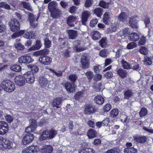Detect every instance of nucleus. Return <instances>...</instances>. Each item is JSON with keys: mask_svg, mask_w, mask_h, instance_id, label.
<instances>
[{"mask_svg": "<svg viewBox=\"0 0 153 153\" xmlns=\"http://www.w3.org/2000/svg\"><path fill=\"white\" fill-rule=\"evenodd\" d=\"M49 52L48 49H44L43 50L35 52L33 53L34 56H41L39 60L40 62L45 65H49L51 63L52 59L49 56L44 55L48 54Z\"/></svg>", "mask_w": 153, "mask_h": 153, "instance_id": "obj_1", "label": "nucleus"}, {"mask_svg": "<svg viewBox=\"0 0 153 153\" xmlns=\"http://www.w3.org/2000/svg\"><path fill=\"white\" fill-rule=\"evenodd\" d=\"M11 30L13 32H17L20 29V24L16 19H13L9 22Z\"/></svg>", "mask_w": 153, "mask_h": 153, "instance_id": "obj_2", "label": "nucleus"}, {"mask_svg": "<svg viewBox=\"0 0 153 153\" xmlns=\"http://www.w3.org/2000/svg\"><path fill=\"white\" fill-rule=\"evenodd\" d=\"M39 15H38L37 17H36L33 14L29 13L28 18L30 21V26L32 28H36L38 26V19Z\"/></svg>", "mask_w": 153, "mask_h": 153, "instance_id": "obj_3", "label": "nucleus"}, {"mask_svg": "<svg viewBox=\"0 0 153 153\" xmlns=\"http://www.w3.org/2000/svg\"><path fill=\"white\" fill-rule=\"evenodd\" d=\"M9 127L7 123L4 121H0V134L4 135L8 131Z\"/></svg>", "mask_w": 153, "mask_h": 153, "instance_id": "obj_4", "label": "nucleus"}, {"mask_svg": "<svg viewBox=\"0 0 153 153\" xmlns=\"http://www.w3.org/2000/svg\"><path fill=\"white\" fill-rule=\"evenodd\" d=\"M139 18L136 15L132 16L130 18L129 22L130 26L133 28H138V26L137 24V22Z\"/></svg>", "mask_w": 153, "mask_h": 153, "instance_id": "obj_5", "label": "nucleus"}, {"mask_svg": "<svg viewBox=\"0 0 153 153\" xmlns=\"http://www.w3.org/2000/svg\"><path fill=\"white\" fill-rule=\"evenodd\" d=\"M34 138V136L31 133L26 134L22 139V143L24 145H26L31 142Z\"/></svg>", "mask_w": 153, "mask_h": 153, "instance_id": "obj_6", "label": "nucleus"}, {"mask_svg": "<svg viewBox=\"0 0 153 153\" xmlns=\"http://www.w3.org/2000/svg\"><path fill=\"white\" fill-rule=\"evenodd\" d=\"M24 76L27 83L32 84L34 82V75L31 72L28 71L24 74Z\"/></svg>", "mask_w": 153, "mask_h": 153, "instance_id": "obj_7", "label": "nucleus"}, {"mask_svg": "<svg viewBox=\"0 0 153 153\" xmlns=\"http://www.w3.org/2000/svg\"><path fill=\"white\" fill-rule=\"evenodd\" d=\"M30 122L31 123V124L27 127L25 130L27 132H31L35 131L37 127V122L35 120L31 119Z\"/></svg>", "mask_w": 153, "mask_h": 153, "instance_id": "obj_8", "label": "nucleus"}, {"mask_svg": "<svg viewBox=\"0 0 153 153\" xmlns=\"http://www.w3.org/2000/svg\"><path fill=\"white\" fill-rule=\"evenodd\" d=\"M87 56L86 54H84L81 56V58L82 67L84 69L88 68L89 66Z\"/></svg>", "mask_w": 153, "mask_h": 153, "instance_id": "obj_9", "label": "nucleus"}, {"mask_svg": "<svg viewBox=\"0 0 153 153\" xmlns=\"http://www.w3.org/2000/svg\"><path fill=\"white\" fill-rule=\"evenodd\" d=\"M19 62L20 63L28 64L32 62L33 60L31 57L27 55L21 56L18 59Z\"/></svg>", "mask_w": 153, "mask_h": 153, "instance_id": "obj_10", "label": "nucleus"}, {"mask_svg": "<svg viewBox=\"0 0 153 153\" xmlns=\"http://www.w3.org/2000/svg\"><path fill=\"white\" fill-rule=\"evenodd\" d=\"M57 5V3L55 1H53L48 4V7L49 11L51 12V16L53 18H56V16L53 15V13L55 10H56Z\"/></svg>", "mask_w": 153, "mask_h": 153, "instance_id": "obj_11", "label": "nucleus"}, {"mask_svg": "<svg viewBox=\"0 0 153 153\" xmlns=\"http://www.w3.org/2000/svg\"><path fill=\"white\" fill-rule=\"evenodd\" d=\"M15 82L19 86H23L25 83V78L22 76L19 75L15 78Z\"/></svg>", "mask_w": 153, "mask_h": 153, "instance_id": "obj_12", "label": "nucleus"}, {"mask_svg": "<svg viewBox=\"0 0 153 153\" xmlns=\"http://www.w3.org/2000/svg\"><path fill=\"white\" fill-rule=\"evenodd\" d=\"M128 15L125 12H121L118 17V20L123 22L126 23L128 21Z\"/></svg>", "mask_w": 153, "mask_h": 153, "instance_id": "obj_13", "label": "nucleus"}, {"mask_svg": "<svg viewBox=\"0 0 153 153\" xmlns=\"http://www.w3.org/2000/svg\"><path fill=\"white\" fill-rule=\"evenodd\" d=\"M134 140L137 143H143L146 141V138L145 136H140L136 135L134 136Z\"/></svg>", "mask_w": 153, "mask_h": 153, "instance_id": "obj_14", "label": "nucleus"}, {"mask_svg": "<svg viewBox=\"0 0 153 153\" xmlns=\"http://www.w3.org/2000/svg\"><path fill=\"white\" fill-rule=\"evenodd\" d=\"M94 112V108L92 105H87L84 110V113L86 114H89L93 113Z\"/></svg>", "mask_w": 153, "mask_h": 153, "instance_id": "obj_15", "label": "nucleus"}, {"mask_svg": "<svg viewBox=\"0 0 153 153\" xmlns=\"http://www.w3.org/2000/svg\"><path fill=\"white\" fill-rule=\"evenodd\" d=\"M62 100L61 98L57 97L53 100L51 105L53 107H56L57 108H59L60 107L59 105L62 104Z\"/></svg>", "mask_w": 153, "mask_h": 153, "instance_id": "obj_16", "label": "nucleus"}, {"mask_svg": "<svg viewBox=\"0 0 153 153\" xmlns=\"http://www.w3.org/2000/svg\"><path fill=\"white\" fill-rule=\"evenodd\" d=\"M90 15V12L87 11H85L82 13V21L83 25L85 24V22L87 21Z\"/></svg>", "mask_w": 153, "mask_h": 153, "instance_id": "obj_17", "label": "nucleus"}, {"mask_svg": "<svg viewBox=\"0 0 153 153\" xmlns=\"http://www.w3.org/2000/svg\"><path fill=\"white\" fill-rule=\"evenodd\" d=\"M77 17L73 16H69L67 19L68 25L71 27L74 26V22L77 19Z\"/></svg>", "mask_w": 153, "mask_h": 153, "instance_id": "obj_18", "label": "nucleus"}, {"mask_svg": "<svg viewBox=\"0 0 153 153\" xmlns=\"http://www.w3.org/2000/svg\"><path fill=\"white\" fill-rule=\"evenodd\" d=\"M49 81L45 77H41L39 80V84L42 88H44L49 83Z\"/></svg>", "mask_w": 153, "mask_h": 153, "instance_id": "obj_19", "label": "nucleus"}, {"mask_svg": "<svg viewBox=\"0 0 153 153\" xmlns=\"http://www.w3.org/2000/svg\"><path fill=\"white\" fill-rule=\"evenodd\" d=\"M53 150L52 146L50 145H45L41 149L42 153H51Z\"/></svg>", "mask_w": 153, "mask_h": 153, "instance_id": "obj_20", "label": "nucleus"}, {"mask_svg": "<svg viewBox=\"0 0 153 153\" xmlns=\"http://www.w3.org/2000/svg\"><path fill=\"white\" fill-rule=\"evenodd\" d=\"M67 32L70 39H75L77 36V32L76 30H67Z\"/></svg>", "mask_w": 153, "mask_h": 153, "instance_id": "obj_21", "label": "nucleus"}, {"mask_svg": "<svg viewBox=\"0 0 153 153\" xmlns=\"http://www.w3.org/2000/svg\"><path fill=\"white\" fill-rule=\"evenodd\" d=\"M65 88L67 91L69 92H73L75 91V86L72 85L70 82H67L65 84Z\"/></svg>", "mask_w": 153, "mask_h": 153, "instance_id": "obj_22", "label": "nucleus"}, {"mask_svg": "<svg viewBox=\"0 0 153 153\" xmlns=\"http://www.w3.org/2000/svg\"><path fill=\"white\" fill-rule=\"evenodd\" d=\"M42 46L41 42L39 40L36 41V44L34 45H33L30 48L28 49L29 51H30L33 50L39 49Z\"/></svg>", "mask_w": 153, "mask_h": 153, "instance_id": "obj_23", "label": "nucleus"}, {"mask_svg": "<svg viewBox=\"0 0 153 153\" xmlns=\"http://www.w3.org/2000/svg\"><path fill=\"white\" fill-rule=\"evenodd\" d=\"M117 74L121 78H123L126 77L127 72L126 71L121 68H120L117 70Z\"/></svg>", "mask_w": 153, "mask_h": 153, "instance_id": "obj_24", "label": "nucleus"}, {"mask_svg": "<svg viewBox=\"0 0 153 153\" xmlns=\"http://www.w3.org/2000/svg\"><path fill=\"white\" fill-rule=\"evenodd\" d=\"M10 80H6L2 81L1 83V87L2 88L4 91H7L8 86L9 85L8 84L10 83Z\"/></svg>", "mask_w": 153, "mask_h": 153, "instance_id": "obj_25", "label": "nucleus"}, {"mask_svg": "<svg viewBox=\"0 0 153 153\" xmlns=\"http://www.w3.org/2000/svg\"><path fill=\"white\" fill-rule=\"evenodd\" d=\"M110 13L106 12L104 14L103 17V22L106 24H108L110 22Z\"/></svg>", "mask_w": 153, "mask_h": 153, "instance_id": "obj_26", "label": "nucleus"}, {"mask_svg": "<svg viewBox=\"0 0 153 153\" xmlns=\"http://www.w3.org/2000/svg\"><path fill=\"white\" fill-rule=\"evenodd\" d=\"M139 38V36L135 33H132L130 35L129 39L132 41H137Z\"/></svg>", "mask_w": 153, "mask_h": 153, "instance_id": "obj_27", "label": "nucleus"}, {"mask_svg": "<svg viewBox=\"0 0 153 153\" xmlns=\"http://www.w3.org/2000/svg\"><path fill=\"white\" fill-rule=\"evenodd\" d=\"M47 133L49 139L53 138L57 134V131L53 129L47 131Z\"/></svg>", "mask_w": 153, "mask_h": 153, "instance_id": "obj_28", "label": "nucleus"}, {"mask_svg": "<svg viewBox=\"0 0 153 153\" xmlns=\"http://www.w3.org/2000/svg\"><path fill=\"white\" fill-rule=\"evenodd\" d=\"M44 45H45V48L47 49L51 47L52 42L48 38H45L44 39Z\"/></svg>", "mask_w": 153, "mask_h": 153, "instance_id": "obj_29", "label": "nucleus"}, {"mask_svg": "<svg viewBox=\"0 0 153 153\" xmlns=\"http://www.w3.org/2000/svg\"><path fill=\"white\" fill-rule=\"evenodd\" d=\"M5 148L10 149L13 147L12 143L5 139V140H4L2 146Z\"/></svg>", "mask_w": 153, "mask_h": 153, "instance_id": "obj_30", "label": "nucleus"}, {"mask_svg": "<svg viewBox=\"0 0 153 153\" xmlns=\"http://www.w3.org/2000/svg\"><path fill=\"white\" fill-rule=\"evenodd\" d=\"M30 153H37L38 152V147L35 145H32L27 147Z\"/></svg>", "mask_w": 153, "mask_h": 153, "instance_id": "obj_31", "label": "nucleus"}, {"mask_svg": "<svg viewBox=\"0 0 153 153\" xmlns=\"http://www.w3.org/2000/svg\"><path fill=\"white\" fill-rule=\"evenodd\" d=\"M8 86L7 91V92H12L14 91L15 89V86L14 83L11 81H10V83L8 84Z\"/></svg>", "mask_w": 153, "mask_h": 153, "instance_id": "obj_32", "label": "nucleus"}, {"mask_svg": "<svg viewBox=\"0 0 153 153\" xmlns=\"http://www.w3.org/2000/svg\"><path fill=\"white\" fill-rule=\"evenodd\" d=\"M124 153H137V150L134 147L127 148L124 151Z\"/></svg>", "mask_w": 153, "mask_h": 153, "instance_id": "obj_33", "label": "nucleus"}, {"mask_svg": "<svg viewBox=\"0 0 153 153\" xmlns=\"http://www.w3.org/2000/svg\"><path fill=\"white\" fill-rule=\"evenodd\" d=\"M87 135L88 137L92 138L95 137V133L94 130L93 129H90L88 131Z\"/></svg>", "mask_w": 153, "mask_h": 153, "instance_id": "obj_34", "label": "nucleus"}, {"mask_svg": "<svg viewBox=\"0 0 153 153\" xmlns=\"http://www.w3.org/2000/svg\"><path fill=\"white\" fill-rule=\"evenodd\" d=\"M107 40L106 38H102L99 42L100 45L102 47H105L107 45Z\"/></svg>", "mask_w": 153, "mask_h": 153, "instance_id": "obj_35", "label": "nucleus"}, {"mask_svg": "<svg viewBox=\"0 0 153 153\" xmlns=\"http://www.w3.org/2000/svg\"><path fill=\"white\" fill-rule=\"evenodd\" d=\"M122 65L124 68L129 69L131 68L130 65L126 61L123 59L121 61Z\"/></svg>", "mask_w": 153, "mask_h": 153, "instance_id": "obj_36", "label": "nucleus"}, {"mask_svg": "<svg viewBox=\"0 0 153 153\" xmlns=\"http://www.w3.org/2000/svg\"><path fill=\"white\" fill-rule=\"evenodd\" d=\"M104 101V99L101 96L99 95L96 97V104L102 105Z\"/></svg>", "mask_w": 153, "mask_h": 153, "instance_id": "obj_37", "label": "nucleus"}, {"mask_svg": "<svg viewBox=\"0 0 153 153\" xmlns=\"http://www.w3.org/2000/svg\"><path fill=\"white\" fill-rule=\"evenodd\" d=\"M28 68L31 69L32 71L31 73H36L39 70L38 68L36 65H30L28 66Z\"/></svg>", "mask_w": 153, "mask_h": 153, "instance_id": "obj_38", "label": "nucleus"}, {"mask_svg": "<svg viewBox=\"0 0 153 153\" xmlns=\"http://www.w3.org/2000/svg\"><path fill=\"white\" fill-rule=\"evenodd\" d=\"M139 51L140 52L141 54L144 55H147L149 52V51L148 49L143 46H141L140 47Z\"/></svg>", "mask_w": 153, "mask_h": 153, "instance_id": "obj_39", "label": "nucleus"}, {"mask_svg": "<svg viewBox=\"0 0 153 153\" xmlns=\"http://www.w3.org/2000/svg\"><path fill=\"white\" fill-rule=\"evenodd\" d=\"M109 53L108 51L105 49H103L100 52V56L104 58H105L108 55Z\"/></svg>", "mask_w": 153, "mask_h": 153, "instance_id": "obj_40", "label": "nucleus"}, {"mask_svg": "<svg viewBox=\"0 0 153 153\" xmlns=\"http://www.w3.org/2000/svg\"><path fill=\"white\" fill-rule=\"evenodd\" d=\"M133 93L131 90H128L124 93V97L126 99L131 97L133 95Z\"/></svg>", "mask_w": 153, "mask_h": 153, "instance_id": "obj_41", "label": "nucleus"}, {"mask_svg": "<svg viewBox=\"0 0 153 153\" xmlns=\"http://www.w3.org/2000/svg\"><path fill=\"white\" fill-rule=\"evenodd\" d=\"M11 70L16 72H19L21 70V68L20 66L17 65H14L10 67Z\"/></svg>", "mask_w": 153, "mask_h": 153, "instance_id": "obj_42", "label": "nucleus"}, {"mask_svg": "<svg viewBox=\"0 0 153 153\" xmlns=\"http://www.w3.org/2000/svg\"><path fill=\"white\" fill-rule=\"evenodd\" d=\"M47 132V131L46 130H45L43 131L40 137V140H44L47 138H48V137Z\"/></svg>", "mask_w": 153, "mask_h": 153, "instance_id": "obj_43", "label": "nucleus"}, {"mask_svg": "<svg viewBox=\"0 0 153 153\" xmlns=\"http://www.w3.org/2000/svg\"><path fill=\"white\" fill-rule=\"evenodd\" d=\"M146 42V39L145 37L144 36H142L141 37L138 42V45L139 46L144 45Z\"/></svg>", "mask_w": 153, "mask_h": 153, "instance_id": "obj_44", "label": "nucleus"}, {"mask_svg": "<svg viewBox=\"0 0 153 153\" xmlns=\"http://www.w3.org/2000/svg\"><path fill=\"white\" fill-rule=\"evenodd\" d=\"M118 113L119 112L118 109H114L110 111V115L112 117H115L117 115Z\"/></svg>", "mask_w": 153, "mask_h": 153, "instance_id": "obj_45", "label": "nucleus"}, {"mask_svg": "<svg viewBox=\"0 0 153 153\" xmlns=\"http://www.w3.org/2000/svg\"><path fill=\"white\" fill-rule=\"evenodd\" d=\"M109 4V2L106 3L102 1L100 2L99 5L100 7H102L104 8H106L108 7Z\"/></svg>", "mask_w": 153, "mask_h": 153, "instance_id": "obj_46", "label": "nucleus"}, {"mask_svg": "<svg viewBox=\"0 0 153 153\" xmlns=\"http://www.w3.org/2000/svg\"><path fill=\"white\" fill-rule=\"evenodd\" d=\"M21 4L23 5L24 8L29 10L31 11L32 10L31 7L30 6L29 3H27L25 1H22L21 2Z\"/></svg>", "mask_w": 153, "mask_h": 153, "instance_id": "obj_47", "label": "nucleus"}, {"mask_svg": "<svg viewBox=\"0 0 153 153\" xmlns=\"http://www.w3.org/2000/svg\"><path fill=\"white\" fill-rule=\"evenodd\" d=\"M136 43L133 42L128 43L127 46V48L128 49H131L137 47Z\"/></svg>", "mask_w": 153, "mask_h": 153, "instance_id": "obj_48", "label": "nucleus"}, {"mask_svg": "<svg viewBox=\"0 0 153 153\" xmlns=\"http://www.w3.org/2000/svg\"><path fill=\"white\" fill-rule=\"evenodd\" d=\"M93 152L91 148H84L82 149L79 153H92Z\"/></svg>", "mask_w": 153, "mask_h": 153, "instance_id": "obj_49", "label": "nucleus"}, {"mask_svg": "<svg viewBox=\"0 0 153 153\" xmlns=\"http://www.w3.org/2000/svg\"><path fill=\"white\" fill-rule=\"evenodd\" d=\"M147 113V111L145 108H142L139 112L140 117H143L146 115Z\"/></svg>", "mask_w": 153, "mask_h": 153, "instance_id": "obj_50", "label": "nucleus"}, {"mask_svg": "<svg viewBox=\"0 0 153 153\" xmlns=\"http://www.w3.org/2000/svg\"><path fill=\"white\" fill-rule=\"evenodd\" d=\"M152 61L151 60V59L149 57L147 56H146L145 57L144 62L145 65H149L152 63Z\"/></svg>", "mask_w": 153, "mask_h": 153, "instance_id": "obj_51", "label": "nucleus"}, {"mask_svg": "<svg viewBox=\"0 0 153 153\" xmlns=\"http://www.w3.org/2000/svg\"><path fill=\"white\" fill-rule=\"evenodd\" d=\"M0 7H3L4 8L9 10L10 9V6L4 2H0Z\"/></svg>", "mask_w": 153, "mask_h": 153, "instance_id": "obj_52", "label": "nucleus"}, {"mask_svg": "<svg viewBox=\"0 0 153 153\" xmlns=\"http://www.w3.org/2000/svg\"><path fill=\"white\" fill-rule=\"evenodd\" d=\"M111 107V105L110 104L107 103L103 106V109L105 111L108 112L110 110Z\"/></svg>", "mask_w": 153, "mask_h": 153, "instance_id": "obj_53", "label": "nucleus"}, {"mask_svg": "<svg viewBox=\"0 0 153 153\" xmlns=\"http://www.w3.org/2000/svg\"><path fill=\"white\" fill-rule=\"evenodd\" d=\"M77 7L75 6H73L71 7L69 9V12L71 14H74L76 13Z\"/></svg>", "mask_w": 153, "mask_h": 153, "instance_id": "obj_54", "label": "nucleus"}, {"mask_svg": "<svg viewBox=\"0 0 153 153\" xmlns=\"http://www.w3.org/2000/svg\"><path fill=\"white\" fill-rule=\"evenodd\" d=\"M142 20H144L146 26V27H148L149 26V24L150 23L149 19L147 16H145L144 18H142Z\"/></svg>", "mask_w": 153, "mask_h": 153, "instance_id": "obj_55", "label": "nucleus"}, {"mask_svg": "<svg viewBox=\"0 0 153 153\" xmlns=\"http://www.w3.org/2000/svg\"><path fill=\"white\" fill-rule=\"evenodd\" d=\"M14 55L12 53H8L7 51L4 52L2 54V56L3 58H6L7 57H13Z\"/></svg>", "mask_w": 153, "mask_h": 153, "instance_id": "obj_56", "label": "nucleus"}, {"mask_svg": "<svg viewBox=\"0 0 153 153\" xmlns=\"http://www.w3.org/2000/svg\"><path fill=\"white\" fill-rule=\"evenodd\" d=\"M120 119L121 121L123 122L127 123L128 122V117L125 114H123L120 116Z\"/></svg>", "mask_w": 153, "mask_h": 153, "instance_id": "obj_57", "label": "nucleus"}, {"mask_svg": "<svg viewBox=\"0 0 153 153\" xmlns=\"http://www.w3.org/2000/svg\"><path fill=\"white\" fill-rule=\"evenodd\" d=\"M80 43V42L78 40H76L74 42V46L76 47V49L77 51H82L81 49H79L78 48V45H79Z\"/></svg>", "mask_w": 153, "mask_h": 153, "instance_id": "obj_58", "label": "nucleus"}, {"mask_svg": "<svg viewBox=\"0 0 153 153\" xmlns=\"http://www.w3.org/2000/svg\"><path fill=\"white\" fill-rule=\"evenodd\" d=\"M49 70L57 76H60L62 75V72L61 71H58L57 72L54 69L52 68L50 69Z\"/></svg>", "mask_w": 153, "mask_h": 153, "instance_id": "obj_59", "label": "nucleus"}, {"mask_svg": "<svg viewBox=\"0 0 153 153\" xmlns=\"http://www.w3.org/2000/svg\"><path fill=\"white\" fill-rule=\"evenodd\" d=\"M69 78L71 82L74 83L76 80L77 78L75 74H72L69 76Z\"/></svg>", "mask_w": 153, "mask_h": 153, "instance_id": "obj_60", "label": "nucleus"}, {"mask_svg": "<svg viewBox=\"0 0 153 153\" xmlns=\"http://www.w3.org/2000/svg\"><path fill=\"white\" fill-rule=\"evenodd\" d=\"M118 26V25L117 23H114L112 24L111 29V31L113 32L116 31L117 30Z\"/></svg>", "mask_w": 153, "mask_h": 153, "instance_id": "obj_61", "label": "nucleus"}, {"mask_svg": "<svg viewBox=\"0 0 153 153\" xmlns=\"http://www.w3.org/2000/svg\"><path fill=\"white\" fill-rule=\"evenodd\" d=\"M83 94V93L82 92L79 91L76 94L75 96V98L76 100H78L82 97Z\"/></svg>", "mask_w": 153, "mask_h": 153, "instance_id": "obj_62", "label": "nucleus"}, {"mask_svg": "<svg viewBox=\"0 0 153 153\" xmlns=\"http://www.w3.org/2000/svg\"><path fill=\"white\" fill-rule=\"evenodd\" d=\"M5 118L7 121L10 123H11L13 121V119L12 116L8 114H7L5 116Z\"/></svg>", "mask_w": 153, "mask_h": 153, "instance_id": "obj_63", "label": "nucleus"}, {"mask_svg": "<svg viewBox=\"0 0 153 153\" xmlns=\"http://www.w3.org/2000/svg\"><path fill=\"white\" fill-rule=\"evenodd\" d=\"M102 9L100 8H96V15L98 17H100L102 14Z\"/></svg>", "mask_w": 153, "mask_h": 153, "instance_id": "obj_64", "label": "nucleus"}]
</instances>
